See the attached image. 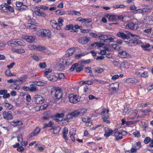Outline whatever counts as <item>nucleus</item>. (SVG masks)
I'll list each match as a JSON object with an SVG mask.
<instances>
[{
    "label": "nucleus",
    "mask_w": 153,
    "mask_h": 153,
    "mask_svg": "<svg viewBox=\"0 0 153 153\" xmlns=\"http://www.w3.org/2000/svg\"><path fill=\"white\" fill-rule=\"evenodd\" d=\"M51 94L56 100L61 101L62 94L61 89L59 88L55 87L52 88L51 90Z\"/></svg>",
    "instance_id": "nucleus-1"
},
{
    "label": "nucleus",
    "mask_w": 153,
    "mask_h": 153,
    "mask_svg": "<svg viewBox=\"0 0 153 153\" xmlns=\"http://www.w3.org/2000/svg\"><path fill=\"white\" fill-rule=\"evenodd\" d=\"M132 37L135 39H131L127 41H125V42L129 46H132L142 43L141 41L139 40L140 37L138 35H135Z\"/></svg>",
    "instance_id": "nucleus-2"
},
{
    "label": "nucleus",
    "mask_w": 153,
    "mask_h": 153,
    "mask_svg": "<svg viewBox=\"0 0 153 153\" xmlns=\"http://www.w3.org/2000/svg\"><path fill=\"white\" fill-rule=\"evenodd\" d=\"M7 44L10 46L15 47L18 45H25V43L22 40L18 39H14L8 42Z\"/></svg>",
    "instance_id": "nucleus-3"
},
{
    "label": "nucleus",
    "mask_w": 153,
    "mask_h": 153,
    "mask_svg": "<svg viewBox=\"0 0 153 153\" xmlns=\"http://www.w3.org/2000/svg\"><path fill=\"white\" fill-rule=\"evenodd\" d=\"M80 97L79 96L71 94L69 96L70 102L72 103H76L80 100Z\"/></svg>",
    "instance_id": "nucleus-4"
},
{
    "label": "nucleus",
    "mask_w": 153,
    "mask_h": 153,
    "mask_svg": "<svg viewBox=\"0 0 153 153\" xmlns=\"http://www.w3.org/2000/svg\"><path fill=\"white\" fill-rule=\"evenodd\" d=\"M44 101V99L40 96H36L33 100V102L34 104H42Z\"/></svg>",
    "instance_id": "nucleus-5"
},
{
    "label": "nucleus",
    "mask_w": 153,
    "mask_h": 153,
    "mask_svg": "<svg viewBox=\"0 0 153 153\" xmlns=\"http://www.w3.org/2000/svg\"><path fill=\"white\" fill-rule=\"evenodd\" d=\"M51 33V32L48 30H40L37 32V34L39 35V36H49Z\"/></svg>",
    "instance_id": "nucleus-6"
},
{
    "label": "nucleus",
    "mask_w": 153,
    "mask_h": 153,
    "mask_svg": "<svg viewBox=\"0 0 153 153\" xmlns=\"http://www.w3.org/2000/svg\"><path fill=\"white\" fill-rule=\"evenodd\" d=\"M126 27L127 28H129L132 30H137L138 27V24L130 22L126 24Z\"/></svg>",
    "instance_id": "nucleus-7"
},
{
    "label": "nucleus",
    "mask_w": 153,
    "mask_h": 153,
    "mask_svg": "<svg viewBox=\"0 0 153 153\" xmlns=\"http://www.w3.org/2000/svg\"><path fill=\"white\" fill-rule=\"evenodd\" d=\"M79 115L77 111H75L72 113H69L67 116L66 119L70 120L77 117Z\"/></svg>",
    "instance_id": "nucleus-8"
},
{
    "label": "nucleus",
    "mask_w": 153,
    "mask_h": 153,
    "mask_svg": "<svg viewBox=\"0 0 153 153\" xmlns=\"http://www.w3.org/2000/svg\"><path fill=\"white\" fill-rule=\"evenodd\" d=\"M118 129H115L113 131L112 135L115 136V139L117 140H118L120 139H122L123 137L121 136L120 131H118Z\"/></svg>",
    "instance_id": "nucleus-9"
},
{
    "label": "nucleus",
    "mask_w": 153,
    "mask_h": 153,
    "mask_svg": "<svg viewBox=\"0 0 153 153\" xmlns=\"http://www.w3.org/2000/svg\"><path fill=\"white\" fill-rule=\"evenodd\" d=\"M36 9L34 10V13L35 14L38 16L45 17L46 16V14L40 10V7H36Z\"/></svg>",
    "instance_id": "nucleus-10"
},
{
    "label": "nucleus",
    "mask_w": 153,
    "mask_h": 153,
    "mask_svg": "<svg viewBox=\"0 0 153 153\" xmlns=\"http://www.w3.org/2000/svg\"><path fill=\"white\" fill-rule=\"evenodd\" d=\"M11 112L9 111L7 112L4 111L3 112V115L4 119L7 120H10L13 118Z\"/></svg>",
    "instance_id": "nucleus-11"
},
{
    "label": "nucleus",
    "mask_w": 153,
    "mask_h": 153,
    "mask_svg": "<svg viewBox=\"0 0 153 153\" xmlns=\"http://www.w3.org/2000/svg\"><path fill=\"white\" fill-rule=\"evenodd\" d=\"M90 41L89 37H83L79 38L78 40V41L82 44H85L88 43Z\"/></svg>",
    "instance_id": "nucleus-12"
},
{
    "label": "nucleus",
    "mask_w": 153,
    "mask_h": 153,
    "mask_svg": "<svg viewBox=\"0 0 153 153\" xmlns=\"http://www.w3.org/2000/svg\"><path fill=\"white\" fill-rule=\"evenodd\" d=\"M118 56L123 58L130 57L129 54L125 51L120 52L118 53Z\"/></svg>",
    "instance_id": "nucleus-13"
},
{
    "label": "nucleus",
    "mask_w": 153,
    "mask_h": 153,
    "mask_svg": "<svg viewBox=\"0 0 153 153\" xmlns=\"http://www.w3.org/2000/svg\"><path fill=\"white\" fill-rule=\"evenodd\" d=\"M50 24L53 27L57 30H60L61 29V27L58 26L56 22L54 20H51L50 22Z\"/></svg>",
    "instance_id": "nucleus-14"
},
{
    "label": "nucleus",
    "mask_w": 153,
    "mask_h": 153,
    "mask_svg": "<svg viewBox=\"0 0 153 153\" xmlns=\"http://www.w3.org/2000/svg\"><path fill=\"white\" fill-rule=\"evenodd\" d=\"M119 86V84L117 82H115L112 83L109 85V87L111 86V88H109L110 91L112 90L113 91H116L117 89H118Z\"/></svg>",
    "instance_id": "nucleus-15"
},
{
    "label": "nucleus",
    "mask_w": 153,
    "mask_h": 153,
    "mask_svg": "<svg viewBox=\"0 0 153 153\" xmlns=\"http://www.w3.org/2000/svg\"><path fill=\"white\" fill-rule=\"evenodd\" d=\"M117 36L123 39H129V36L121 32H119L117 34Z\"/></svg>",
    "instance_id": "nucleus-16"
},
{
    "label": "nucleus",
    "mask_w": 153,
    "mask_h": 153,
    "mask_svg": "<svg viewBox=\"0 0 153 153\" xmlns=\"http://www.w3.org/2000/svg\"><path fill=\"white\" fill-rule=\"evenodd\" d=\"M112 130L110 128H105V133L104 134V136L106 137H107L110 136L111 135H112L113 133Z\"/></svg>",
    "instance_id": "nucleus-17"
},
{
    "label": "nucleus",
    "mask_w": 153,
    "mask_h": 153,
    "mask_svg": "<svg viewBox=\"0 0 153 153\" xmlns=\"http://www.w3.org/2000/svg\"><path fill=\"white\" fill-rule=\"evenodd\" d=\"M131 111V108L128 106H125L123 109V113L125 114H128Z\"/></svg>",
    "instance_id": "nucleus-18"
},
{
    "label": "nucleus",
    "mask_w": 153,
    "mask_h": 153,
    "mask_svg": "<svg viewBox=\"0 0 153 153\" xmlns=\"http://www.w3.org/2000/svg\"><path fill=\"white\" fill-rule=\"evenodd\" d=\"M40 131V129L38 127H36L33 132L30 134V137H32L33 136H36L38 134Z\"/></svg>",
    "instance_id": "nucleus-19"
},
{
    "label": "nucleus",
    "mask_w": 153,
    "mask_h": 153,
    "mask_svg": "<svg viewBox=\"0 0 153 153\" xmlns=\"http://www.w3.org/2000/svg\"><path fill=\"white\" fill-rule=\"evenodd\" d=\"M75 49L74 48H72L69 49L67 51V52L68 53V56L67 55L66 56L67 57H69L71 56L75 52Z\"/></svg>",
    "instance_id": "nucleus-20"
},
{
    "label": "nucleus",
    "mask_w": 153,
    "mask_h": 153,
    "mask_svg": "<svg viewBox=\"0 0 153 153\" xmlns=\"http://www.w3.org/2000/svg\"><path fill=\"white\" fill-rule=\"evenodd\" d=\"M118 16L117 15H111L108 18V20L110 22H114L117 21Z\"/></svg>",
    "instance_id": "nucleus-21"
},
{
    "label": "nucleus",
    "mask_w": 153,
    "mask_h": 153,
    "mask_svg": "<svg viewBox=\"0 0 153 153\" xmlns=\"http://www.w3.org/2000/svg\"><path fill=\"white\" fill-rule=\"evenodd\" d=\"M68 130L67 128L65 127L63 130V134L64 138L65 139L66 141L68 140V139L67 138V134L68 133Z\"/></svg>",
    "instance_id": "nucleus-22"
},
{
    "label": "nucleus",
    "mask_w": 153,
    "mask_h": 153,
    "mask_svg": "<svg viewBox=\"0 0 153 153\" xmlns=\"http://www.w3.org/2000/svg\"><path fill=\"white\" fill-rule=\"evenodd\" d=\"M46 50V48L44 46L41 45L36 46V50H39L45 53V50Z\"/></svg>",
    "instance_id": "nucleus-23"
},
{
    "label": "nucleus",
    "mask_w": 153,
    "mask_h": 153,
    "mask_svg": "<svg viewBox=\"0 0 153 153\" xmlns=\"http://www.w3.org/2000/svg\"><path fill=\"white\" fill-rule=\"evenodd\" d=\"M25 39L27 42L30 43H32L35 41V38L32 36H26Z\"/></svg>",
    "instance_id": "nucleus-24"
},
{
    "label": "nucleus",
    "mask_w": 153,
    "mask_h": 153,
    "mask_svg": "<svg viewBox=\"0 0 153 153\" xmlns=\"http://www.w3.org/2000/svg\"><path fill=\"white\" fill-rule=\"evenodd\" d=\"M109 118V116L108 115H103L102 118V119L103 120V121L104 122H106L108 124H109L110 123V122L109 120H107Z\"/></svg>",
    "instance_id": "nucleus-25"
},
{
    "label": "nucleus",
    "mask_w": 153,
    "mask_h": 153,
    "mask_svg": "<svg viewBox=\"0 0 153 153\" xmlns=\"http://www.w3.org/2000/svg\"><path fill=\"white\" fill-rule=\"evenodd\" d=\"M150 46V45L149 43H147L145 45L141 46V47L145 51H150V49L148 48Z\"/></svg>",
    "instance_id": "nucleus-26"
},
{
    "label": "nucleus",
    "mask_w": 153,
    "mask_h": 153,
    "mask_svg": "<svg viewBox=\"0 0 153 153\" xmlns=\"http://www.w3.org/2000/svg\"><path fill=\"white\" fill-rule=\"evenodd\" d=\"M79 115H82L83 114L86 113L87 110L85 108H82L77 111Z\"/></svg>",
    "instance_id": "nucleus-27"
},
{
    "label": "nucleus",
    "mask_w": 153,
    "mask_h": 153,
    "mask_svg": "<svg viewBox=\"0 0 153 153\" xmlns=\"http://www.w3.org/2000/svg\"><path fill=\"white\" fill-rule=\"evenodd\" d=\"M109 110L108 109H106L104 108L102 111L101 113V114L102 115H108L109 114Z\"/></svg>",
    "instance_id": "nucleus-28"
},
{
    "label": "nucleus",
    "mask_w": 153,
    "mask_h": 153,
    "mask_svg": "<svg viewBox=\"0 0 153 153\" xmlns=\"http://www.w3.org/2000/svg\"><path fill=\"white\" fill-rule=\"evenodd\" d=\"M84 22L87 25V24H89V26H91L93 23L92 22V20L91 19H85Z\"/></svg>",
    "instance_id": "nucleus-29"
},
{
    "label": "nucleus",
    "mask_w": 153,
    "mask_h": 153,
    "mask_svg": "<svg viewBox=\"0 0 153 153\" xmlns=\"http://www.w3.org/2000/svg\"><path fill=\"white\" fill-rule=\"evenodd\" d=\"M114 37L111 35H107V38L106 40L107 41H109V42H113L114 41Z\"/></svg>",
    "instance_id": "nucleus-30"
},
{
    "label": "nucleus",
    "mask_w": 153,
    "mask_h": 153,
    "mask_svg": "<svg viewBox=\"0 0 153 153\" xmlns=\"http://www.w3.org/2000/svg\"><path fill=\"white\" fill-rule=\"evenodd\" d=\"M100 39L104 41V42H105L107 41V35H102L99 37Z\"/></svg>",
    "instance_id": "nucleus-31"
},
{
    "label": "nucleus",
    "mask_w": 153,
    "mask_h": 153,
    "mask_svg": "<svg viewBox=\"0 0 153 153\" xmlns=\"http://www.w3.org/2000/svg\"><path fill=\"white\" fill-rule=\"evenodd\" d=\"M10 88L12 89H16L19 90V87L18 86L16 85L15 84L11 85L10 86Z\"/></svg>",
    "instance_id": "nucleus-32"
},
{
    "label": "nucleus",
    "mask_w": 153,
    "mask_h": 153,
    "mask_svg": "<svg viewBox=\"0 0 153 153\" xmlns=\"http://www.w3.org/2000/svg\"><path fill=\"white\" fill-rule=\"evenodd\" d=\"M30 88H29V91H35L36 90V86L35 85L31 84L30 85Z\"/></svg>",
    "instance_id": "nucleus-33"
},
{
    "label": "nucleus",
    "mask_w": 153,
    "mask_h": 153,
    "mask_svg": "<svg viewBox=\"0 0 153 153\" xmlns=\"http://www.w3.org/2000/svg\"><path fill=\"white\" fill-rule=\"evenodd\" d=\"M126 81L128 83L131 82L133 83L134 82L137 83L138 82V81L135 79L133 80L132 78H128L126 80Z\"/></svg>",
    "instance_id": "nucleus-34"
},
{
    "label": "nucleus",
    "mask_w": 153,
    "mask_h": 153,
    "mask_svg": "<svg viewBox=\"0 0 153 153\" xmlns=\"http://www.w3.org/2000/svg\"><path fill=\"white\" fill-rule=\"evenodd\" d=\"M27 9V7L25 5H23V4L20 8H18V10H19L22 11L24 10H26Z\"/></svg>",
    "instance_id": "nucleus-35"
},
{
    "label": "nucleus",
    "mask_w": 153,
    "mask_h": 153,
    "mask_svg": "<svg viewBox=\"0 0 153 153\" xmlns=\"http://www.w3.org/2000/svg\"><path fill=\"white\" fill-rule=\"evenodd\" d=\"M127 65V63L125 62H122L120 65V68L122 70H124L126 68V65Z\"/></svg>",
    "instance_id": "nucleus-36"
},
{
    "label": "nucleus",
    "mask_w": 153,
    "mask_h": 153,
    "mask_svg": "<svg viewBox=\"0 0 153 153\" xmlns=\"http://www.w3.org/2000/svg\"><path fill=\"white\" fill-rule=\"evenodd\" d=\"M53 125V123L51 121H50L48 123H45L44 124V126L43 128H46L47 127H50Z\"/></svg>",
    "instance_id": "nucleus-37"
},
{
    "label": "nucleus",
    "mask_w": 153,
    "mask_h": 153,
    "mask_svg": "<svg viewBox=\"0 0 153 153\" xmlns=\"http://www.w3.org/2000/svg\"><path fill=\"white\" fill-rule=\"evenodd\" d=\"M35 84L38 86H42L44 85L45 83L41 81H36L35 82Z\"/></svg>",
    "instance_id": "nucleus-38"
},
{
    "label": "nucleus",
    "mask_w": 153,
    "mask_h": 153,
    "mask_svg": "<svg viewBox=\"0 0 153 153\" xmlns=\"http://www.w3.org/2000/svg\"><path fill=\"white\" fill-rule=\"evenodd\" d=\"M103 71L104 69L100 68H98L97 69L94 70V71L95 73L97 72L98 73H101L103 72Z\"/></svg>",
    "instance_id": "nucleus-39"
},
{
    "label": "nucleus",
    "mask_w": 153,
    "mask_h": 153,
    "mask_svg": "<svg viewBox=\"0 0 153 153\" xmlns=\"http://www.w3.org/2000/svg\"><path fill=\"white\" fill-rule=\"evenodd\" d=\"M78 66V64L77 63L74 64L70 68V70L71 71H73L76 68V67Z\"/></svg>",
    "instance_id": "nucleus-40"
},
{
    "label": "nucleus",
    "mask_w": 153,
    "mask_h": 153,
    "mask_svg": "<svg viewBox=\"0 0 153 153\" xmlns=\"http://www.w3.org/2000/svg\"><path fill=\"white\" fill-rule=\"evenodd\" d=\"M39 65L41 68H44L46 66V64L45 62L40 63L39 64Z\"/></svg>",
    "instance_id": "nucleus-41"
},
{
    "label": "nucleus",
    "mask_w": 153,
    "mask_h": 153,
    "mask_svg": "<svg viewBox=\"0 0 153 153\" xmlns=\"http://www.w3.org/2000/svg\"><path fill=\"white\" fill-rule=\"evenodd\" d=\"M57 14L62 15L64 14L65 13L64 11H61L60 10H57L56 11Z\"/></svg>",
    "instance_id": "nucleus-42"
},
{
    "label": "nucleus",
    "mask_w": 153,
    "mask_h": 153,
    "mask_svg": "<svg viewBox=\"0 0 153 153\" xmlns=\"http://www.w3.org/2000/svg\"><path fill=\"white\" fill-rule=\"evenodd\" d=\"M6 74L8 76H14L15 75V74H13L10 71V70H8L6 71L5 72Z\"/></svg>",
    "instance_id": "nucleus-43"
},
{
    "label": "nucleus",
    "mask_w": 153,
    "mask_h": 153,
    "mask_svg": "<svg viewBox=\"0 0 153 153\" xmlns=\"http://www.w3.org/2000/svg\"><path fill=\"white\" fill-rule=\"evenodd\" d=\"M125 7V5L123 4H117L114 6V7L115 8H123Z\"/></svg>",
    "instance_id": "nucleus-44"
},
{
    "label": "nucleus",
    "mask_w": 153,
    "mask_h": 153,
    "mask_svg": "<svg viewBox=\"0 0 153 153\" xmlns=\"http://www.w3.org/2000/svg\"><path fill=\"white\" fill-rule=\"evenodd\" d=\"M84 66V65H82L80 67L76 68V72H79L82 71L83 69Z\"/></svg>",
    "instance_id": "nucleus-45"
},
{
    "label": "nucleus",
    "mask_w": 153,
    "mask_h": 153,
    "mask_svg": "<svg viewBox=\"0 0 153 153\" xmlns=\"http://www.w3.org/2000/svg\"><path fill=\"white\" fill-rule=\"evenodd\" d=\"M136 123L135 121H128L126 123V125L128 126L134 124Z\"/></svg>",
    "instance_id": "nucleus-46"
},
{
    "label": "nucleus",
    "mask_w": 153,
    "mask_h": 153,
    "mask_svg": "<svg viewBox=\"0 0 153 153\" xmlns=\"http://www.w3.org/2000/svg\"><path fill=\"white\" fill-rule=\"evenodd\" d=\"M63 21V19H61L60 18L59 19L58 23H57L58 26H59L60 27H61L62 26V22Z\"/></svg>",
    "instance_id": "nucleus-47"
},
{
    "label": "nucleus",
    "mask_w": 153,
    "mask_h": 153,
    "mask_svg": "<svg viewBox=\"0 0 153 153\" xmlns=\"http://www.w3.org/2000/svg\"><path fill=\"white\" fill-rule=\"evenodd\" d=\"M64 114H58L56 113L55 115V117L61 118L63 117L64 116Z\"/></svg>",
    "instance_id": "nucleus-48"
},
{
    "label": "nucleus",
    "mask_w": 153,
    "mask_h": 153,
    "mask_svg": "<svg viewBox=\"0 0 153 153\" xmlns=\"http://www.w3.org/2000/svg\"><path fill=\"white\" fill-rule=\"evenodd\" d=\"M83 83L84 84H87L88 85H91L93 84V81L91 80H87L83 82Z\"/></svg>",
    "instance_id": "nucleus-49"
},
{
    "label": "nucleus",
    "mask_w": 153,
    "mask_h": 153,
    "mask_svg": "<svg viewBox=\"0 0 153 153\" xmlns=\"http://www.w3.org/2000/svg\"><path fill=\"white\" fill-rule=\"evenodd\" d=\"M7 90L4 89L0 90V95H3L7 93Z\"/></svg>",
    "instance_id": "nucleus-50"
},
{
    "label": "nucleus",
    "mask_w": 153,
    "mask_h": 153,
    "mask_svg": "<svg viewBox=\"0 0 153 153\" xmlns=\"http://www.w3.org/2000/svg\"><path fill=\"white\" fill-rule=\"evenodd\" d=\"M150 140V138L149 137H146L144 140V143L146 144H148Z\"/></svg>",
    "instance_id": "nucleus-51"
},
{
    "label": "nucleus",
    "mask_w": 153,
    "mask_h": 153,
    "mask_svg": "<svg viewBox=\"0 0 153 153\" xmlns=\"http://www.w3.org/2000/svg\"><path fill=\"white\" fill-rule=\"evenodd\" d=\"M90 120V119L88 117H85L82 118V121L83 122L87 123Z\"/></svg>",
    "instance_id": "nucleus-52"
},
{
    "label": "nucleus",
    "mask_w": 153,
    "mask_h": 153,
    "mask_svg": "<svg viewBox=\"0 0 153 153\" xmlns=\"http://www.w3.org/2000/svg\"><path fill=\"white\" fill-rule=\"evenodd\" d=\"M76 130L74 128L71 129L69 132L70 135H72V134H75Z\"/></svg>",
    "instance_id": "nucleus-53"
},
{
    "label": "nucleus",
    "mask_w": 153,
    "mask_h": 153,
    "mask_svg": "<svg viewBox=\"0 0 153 153\" xmlns=\"http://www.w3.org/2000/svg\"><path fill=\"white\" fill-rule=\"evenodd\" d=\"M15 52L19 53H24L25 51L23 49H17L15 50Z\"/></svg>",
    "instance_id": "nucleus-54"
},
{
    "label": "nucleus",
    "mask_w": 153,
    "mask_h": 153,
    "mask_svg": "<svg viewBox=\"0 0 153 153\" xmlns=\"http://www.w3.org/2000/svg\"><path fill=\"white\" fill-rule=\"evenodd\" d=\"M52 71V70L50 69H46L45 70V74L46 76H47L48 75V73H50Z\"/></svg>",
    "instance_id": "nucleus-55"
},
{
    "label": "nucleus",
    "mask_w": 153,
    "mask_h": 153,
    "mask_svg": "<svg viewBox=\"0 0 153 153\" xmlns=\"http://www.w3.org/2000/svg\"><path fill=\"white\" fill-rule=\"evenodd\" d=\"M18 141L20 142H21L23 141V139L22 136L21 135H19L17 137Z\"/></svg>",
    "instance_id": "nucleus-56"
},
{
    "label": "nucleus",
    "mask_w": 153,
    "mask_h": 153,
    "mask_svg": "<svg viewBox=\"0 0 153 153\" xmlns=\"http://www.w3.org/2000/svg\"><path fill=\"white\" fill-rule=\"evenodd\" d=\"M106 54V50H101L100 53V54L102 55H105Z\"/></svg>",
    "instance_id": "nucleus-57"
},
{
    "label": "nucleus",
    "mask_w": 153,
    "mask_h": 153,
    "mask_svg": "<svg viewBox=\"0 0 153 153\" xmlns=\"http://www.w3.org/2000/svg\"><path fill=\"white\" fill-rule=\"evenodd\" d=\"M73 25H67L66 26L65 29L67 30H71V28H73Z\"/></svg>",
    "instance_id": "nucleus-58"
},
{
    "label": "nucleus",
    "mask_w": 153,
    "mask_h": 153,
    "mask_svg": "<svg viewBox=\"0 0 153 153\" xmlns=\"http://www.w3.org/2000/svg\"><path fill=\"white\" fill-rule=\"evenodd\" d=\"M141 76L144 77H147L148 76V72L147 71H145L141 75Z\"/></svg>",
    "instance_id": "nucleus-59"
},
{
    "label": "nucleus",
    "mask_w": 153,
    "mask_h": 153,
    "mask_svg": "<svg viewBox=\"0 0 153 153\" xmlns=\"http://www.w3.org/2000/svg\"><path fill=\"white\" fill-rule=\"evenodd\" d=\"M108 46L114 49H116L117 47V44H109Z\"/></svg>",
    "instance_id": "nucleus-60"
},
{
    "label": "nucleus",
    "mask_w": 153,
    "mask_h": 153,
    "mask_svg": "<svg viewBox=\"0 0 153 153\" xmlns=\"http://www.w3.org/2000/svg\"><path fill=\"white\" fill-rule=\"evenodd\" d=\"M120 131V133H121L120 134L121 136H124V135H126L127 134V131H124L123 130H122Z\"/></svg>",
    "instance_id": "nucleus-61"
},
{
    "label": "nucleus",
    "mask_w": 153,
    "mask_h": 153,
    "mask_svg": "<svg viewBox=\"0 0 153 153\" xmlns=\"http://www.w3.org/2000/svg\"><path fill=\"white\" fill-rule=\"evenodd\" d=\"M133 134L136 137H138L140 135V132L138 131H136L134 132Z\"/></svg>",
    "instance_id": "nucleus-62"
},
{
    "label": "nucleus",
    "mask_w": 153,
    "mask_h": 153,
    "mask_svg": "<svg viewBox=\"0 0 153 153\" xmlns=\"http://www.w3.org/2000/svg\"><path fill=\"white\" fill-rule=\"evenodd\" d=\"M94 45H96L98 47H100L103 46L104 44L102 43H99L98 42H96L94 43Z\"/></svg>",
    "instance_id": "nucleus-63"
},
{
    "label": "nucleus",
    "mask_w": 153,
    "mask_h": 153,
    "mask_svg": "<svg viewBox=\"0 0 153 153\" xmlns=\"http://www.w3.org/2000/svg\"><path fill=\"white\" fill-rule=\"evenodd\" d=\"M24 150V148L22 146H19L17 149V151L18 152H21L23 151Z\"/></svg>",
    "instance_id": "nucleus-64"
}]
</instances>
